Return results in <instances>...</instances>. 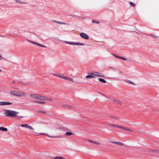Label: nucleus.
Here are the masks:
<instances>
[{
  "mask_svg": "<svg viewBox=\"0 0 159 159\" xmlns=\"http://www.w3.org/2000/svg\"><path fill=\"white\" fill-rule=\"evenodd\" d=\"M30 97L32 98L42 100H47L51 101L52 100V98H47L43 96L37 94H33L30 95Z\"/></svg>",
  "mask_w": 159,
  "mask_h": 159,
  "instance_id": "obj_1",
  "label": "nucleus"
},
{
  "mask_svg": "<svg viewBox=\"0 0 159 159\" xmlns=\"http://www.w3.org/2000/svg\"><path fill=\"white\" fill-rule=\"evenodd\" d=\"M43 134V135L50 138H55L57 135V132L56 130H44Z\"/></svg>",
  "mask_w": 159,
  "mask_h": 159,
  "instance_id": "obj_2",
  "label": "nucleus"
},
{
  "mask_svg": "<svg viewBox=\"0 0 159 159\" xmlns=\"http://www.w3.org/2000/svg\"><path fill=\"white\" fill-rule=\"evenodd\" d=\"M4 113L6 116L11 117H15L18 114L17 112L9 110H4Z\"/></svg>",
  "mask_w": 159,
  "mask_h": 159,
  "instance_id": "obj_3",
  "label": "nucleus"
},
{
  "mask_svg": "<svg viewBox=\"0 0 159 159\" xmlns=\"http://www.w3.org/2000/svg\"><path fill=\"white\" fill-rule=\"evenodd\" d=\"M106 125L109 127V128L121 129H129V128L122 126L118 125H111L108 124H106Z\"/></svg>",
  "mask_w": 159,
  "mask_h": 159,
  "instance_id": "obj_4",
  "label": "nucleus"
},
{
  "mask_svg": "<svg viewBox=\"0 0 159 159\" xmlns=\"http://www.w3.org/2000/svg\"><path fill=\"white\" fill-rule=\"evenodd\" d=\"M10 93L14 96L18 97H21L22 96H25V94L21 91H12L10 92Z\"/></svg>",
  "mask_w": 159,
  "mask_h": 159,
  "instance_id": "obj_5",
  "label": "nucleus"
},
{
  "mask_svg": "<svg viewBox=\"0 0 159 159\" xmlns=\"http://www.w3.org/2000/svg\"><path fill=\"white\" fill-rule=\"evenodd\" d=\"M44 130H31V132L35 135H39L40 134L43 135Z\"/></svg>",
  "mask_w": 159,
  "mask_h": 159,
  "instance_id": "obj_6",
  "label": "nucleus"
},
{
  "mask_svg": "<svg viewBox=\"0 0 159 159\" xmlns=\"http://www.w3.org/2000/svg\"><path fill=\"white\" fill-rule=\"evenodd\" d=\"M65 43H66L71 44V45H84V44L83 43H74L72 42H69L67 41H65Z\"/></svg>",
  "mask_w": 159,
  "mask_h": 159,
  "instance_id": "obj_7",
  "label": "nucleus"
},
{
  "mask_svg": "<svg viewBox=\"0 0 159 159\" xmlns=\"http://www.w3.org/2000/svg\"><path fill=\"white\" fill-rule=\"evenodd\" d=\"M20 126L21 127H24L29 129H33V128L31 126L27 124H21L20 125Z\"/></svg>",
  "mask_w": 159,
  "mask_h": 159,
  "instance_id": "obj_8",
  "label": "nucleus"
},
{
  "mask_svg": "<svg viewBox=\"0 0 159 159\" xmlns=\"http://www.w3.org/2000/svg\"><path fill=\"white\" fill-rule=\"evenodd\" d=\"M80 36L83 38L88 39H89V36L86 34L83 33H81L80 34Z\"/></svg>",
  "mask_w": 159,
  "mask_h": 159,
  "instance_id": "obj_9",
  "label": "nucleus"
},
{
  "mask_svg": "<svg viewBox=\"0 0 159 159\" xmlns=\"http://www.w3.org/2000/svg\"><path fill=\"white\" fill-rule=\"evenodd\" d=\"M114 102L121 105L123 104L124 102V100L122 99H116L114 100Z\"/></svg>",
  "mask_w": 159,
  "mask_h": 159,
  "instance_id": "obj_10",
  "label": "nucleus"
},
{
  "mask_svg": "<svg viewBox=\"0 0 159 159\" xmlns=\"http://www.w3.org/2000/svg\"><path fill=\"white\" fill-rule=\"evenodd\" d=\"M94 75L95 76H98V77H103L104 76L103 75L100 73H99L97 71H94Z\"/></svg>",
  "mask_w": 159,
  "mask_h": 159,
  "instance_id": "obj_11",
  "label": "nucleus"
},
{
  "mask_svg": "<svg viewBox=\"0 0 159 159\" xmlns=\"http://www.w3.org/2000/svg\"><path fill=\"white\" fill-rule=\"evenodd\" d=\"M29 42H30V43H34L36 45H37L38 46H40V47H44V48H45L46 47V46L43 45H42V44H40L37 42H33V41H29Z\"/></svg>",
  "mask_w": 159,
  "mask_h": 159,
  "instance_id": "obj_12",
  "label": "nucleus"
},
{
  "mask_svg": "<svg viewBox=\"0 0 159 159\" xmlns=\"http://www.w3.org/2000/svg\"><path fill=\"white\" fill-rule=\"evenodd\" d=\"M62 79H64L65 80H67L69 81L73 82V79L71 78H70L69 77H68L65 76L63 75Z\"/></svg>",
  "mask_w": 159,
  "mask_h": 159,
  "instance_id": "obj_13",
  "label": "nucleus"
},
{
  "mask_svg": "<svg viewBox=\"0 0 159 159\" xmlns=\"http://www.w3.org/2000/svg\"><path fill=\"white\" fill-rule=\"evenodd\" d=\"M52 21L53 22H55L57 24H60V25L63 24V25H69V24H66L65 23L57 21L55 20H52Z\"/></svg>",
  "mask_w": 159,
  "mask_h": 159,
  "instance_id": "obj_14",
  "label": "nucleus"
},
{
  "mask_svg": "<svg viewBox=\"0 0 159 159\" xmlns=\"http://www.w3.org/2000/svg\"><path fill=\"white\" fill-rule=\"evenodd\" d=\"M62 106L65 108L66 109H70L72 108V107L69 105H63Z\"/></svg>",
  "mask_w": 159,
  "mask_h": 159,
  "instance_id": "obj_15",
  "label": "nucleus"
},
{
  "mask_svg": "<svg viewBox=\"0 0 159 159\" xmlns=\"http://www.w3.org/2000/svg\"><path fill=\"white\" fill-rule=\"evenodd\" d=\"M75 133L74 132H66V135L67 136H70L71 135H74L75 134Z\"/></svg>",
  "mask_w": 159,
  "mask_h": 159,
  "instance_id": "obj_16",
  "label": "nucleus"
},
{
  "mask_svg": "<svg viewBox=\"0 0 159 159\" xmlns=\"http://www.w3.org/2000/svg\"><path fill=\"white\" fill-rule=\"evenodd\" d=\"M53 75L55 76L58 77H59L60 78H62H62H63V75H62L61 74H53Z\"/></svg>",
  "mask_w": 159,
  "mask_h": 159,
  "instance_id": "obj_17",
  "label": "nucleus"
},
{
  "mask_svg": "<svg viewBox=\"0 0 159 159\" xmlns=\"http://www.w3.org/2000/svg\"><path fill=\"white\" fill-rule=\"evenodd\" d=\"M112 143L120 146H122L123 145V143L120 142H114Z\"/></svg>",
  "mask_w": 159,
  "mask_h": 159,
  "instance_id": "obj_18",
  "label": "nucleus"
},
{
  "mask_svg": "<svg viewBox=\"0 0 159 159\" xmlns=\"http://www.w3.org/2000/svg\"><path fill=\"white\" fill-rule=\"evenodd\" d=\"M15 1L16 2H18V3H22V4H27V3L25 2H21L19 0H16Z\"/></svg>",
  "mask_w": 159,
  "mask_h": 159,
  "instance_id": "obj_19",
  "label": "nucleus"
},
{
  "mask_svg": "<svg viewBox=\"0 0 159 159\" xmlns=\"http://www.w3.org/2000/svg\"><path fill=\"white\" fill-rule=\"evenodd\" d=\"M34 102L40 104H44L45 103V102L41 101H35Z\"/></svg>",
  "mask_w": 159,
  "mask_h": 159,
  "instance_id": "obj_20",
  "label": "nucleus"
},
{
  "mask_svg": "<svg viewBox=\"0 0 159 159\" xmlns=\"http://www.w3.org/2000/svg\"><path fill=\"white\" fill-rule=\"evenodd\" d=\"M98 80L103 83H106V81L102 78H99Z\"/></svg>",
  "mask_w": 159,
  "mask_h": 159,
  "instance_id": "obj_21",
  "label": "nucleus"
},
{
  "mask_svg": "<svg viewBox=\"0 0 159 159\" xmlns=\"http://www.w3.org/2000/svg\"><path fill=\"white\" fill-rule=\"evenodd\" d=\"M55 158L56 159H66L63 157L60 156L55 157Z\"/></svg>",
  "mask_w": 159,
  "mask_h": 159,
  "instance_id": "obj_22",
  "label": "nucleus"
},
{
  "mask_svg": "<svg viewBox=\"0 0 159 159\" xmlns=\"http://www.w3.org/2000/svg\"><path fill=\"white\" fill-rule=\"evenodd\" d=\"M11 104V103L9 102H4V106L10 105Z\"/></svg>",
  "mask_w": 159,
  "mask_h": 159,
  "instance_id": "obj_23",
  "label": "nucleus"
},
{
  "mask_svg": "<svg viewBox=\"0 0 159 159\" xmlns=\"http://www.w3.org/2000/svg\"><path fill=\"white\" fill-rule=\"evenodd\" d=\"M86 78L87 79H91L92 78V76L91 75H88L86 76Z\"/></svg>",
  "mask_w": 159,
  "mask_h": 159,
  "instance_id": "obj_24",
  "label": "nucleus"
},
{
  "mask_svg": "<svg viewBox=\"0 0 159 159\" xmlns=\"http://www.w3.org/2000/svg\"><path fill=\"white\" fill-rule=\"evenodd\" d=\"M117 58L121 59L124 60H127V59L125 58V57H117Z\"/></svg>",
  "mask_w": 159,
  "mask_h": 159,
  "instance_id": "obj_25",
  "label": "nucleus"
},
{
  "mask_svg": "<svg viewBox=\"0 0 159 159\" xmlns=\"http://www.w3.org/2000/svg\"><path fill=\"white\" fill-rule=\"evenodd\" d=\"M127 82H128V83L130 84H134V83L132 82V81H130V80H127V81H126Z\"/></svg>",
  "mask_w": 159,
  "mask_h": 159,
  "instance_id": "obj_26",
  "label": "nucleus"
},
{
  "mask_svg": "<svg viewBox=\"0 0 159 159\" xmlns=\"http://www.w3.org/2000/svg\"><path fill=\"white\" fill-rule=\"evenodd\" d=\"M90 75H91L92 76V78H94L95 76V75H94V72L90 73Z\"/></svg>",
  "mask_w": 159,
  "mask_h": 159,
  "instance_id": "obj_27",
  "label": "nucleus"
},
{
  "mask_svg": "<svg viewBox=\"0 0 159 159\" xmlns=\"http://www.w3.org/2000/svg\"><path fill=\"white\" fill-rule=\"evenodd\" d=\"M130 4L132 6V7H134L135 6V5L132 2H130Z\"/></svg>",
  "mask_w": 159,
  "mask_h": 159,
  "instance_id": "obj_28",
  "label": "nucleus"
},
{
  "mask_svg": "<svg viewBox=\"0 0 159 159\" xmlns=\"http://www.w3.org/2000/svg\"><path fill=\"white\" fill-rule=\"evenodd\" d=\"M111 118H113V119H114V120H118L119 119V118L118 117H112V116H111Z\"/></svg>",
  "mask_w": 159,
  "mask_h": 159,
  "instance_id": "obj_29",
  "label": "nucleus"
},
{
  "mask_svg": "<svg viewBox=\"0 0 159 159\" xmlns=\"http://www.w3.org/2000/svg\"><path fill=\"white\" fill-rule=\"evenodd\" d=\"M92 142L93 143H95L96 144L98 145H100V143H99L98 142Z\"/></svg>",
  "mask_w": 159,
  "mask_h": 159,
  "instance_id": "obj_30",
  "label": "nucleus"
},
{
  "mask_svg": "<svg viewBox=\"0 0 159 159\" xmlns=\"http://www.w3.org/2000/svg\"><path fill=\"white\" fill-rule=\"evenodd\" d=\"M0 105L4 106V102H0Z\"/></svg>",
  "mask_w": 159,
  "mask_h": 159,
  "instance_id": "obj_31",
  "label": "nucleus"
},
{
  "mask_svg": "<svg viewBox=\"0 0 159 159\" xmlns=\"http://www.w3.org/2000/svg\"><path fill=\"white\" fill-rule=\"evenodd\" d=\"M92 22L93 23H97V24H98L99 23V21H96L95 20H93L92 21Z\"/></svg>",
  "mask_w": 159,
  "mask_h": 159,
  "instance_id": "obj_32",
  "label": "nucleus"
},
{
  "mask_svg": "<svg viewBox=\"0 0 159 159\" xmlns=\"http://www.w3.org/2000/svg\"><path fill=\"white\" fill-rule=\"evenodd\" d=\"M148 35H149V36H152V37H157V36H155V35H152V34H149Z\"/></svg>",
  "mask_w": 159,
  "mask_h": 159,
  "instance_id": "obj_33",
  "label": "nucleus"
},
{
  "mask_svg": "<svg viewBox=\"0 0 159 159\" xmlns=\"http://www.w3.org/2000/svg\"><path fill=\"white\" fill-rule=\"evenodd\" d=\"M0 129H7L6 128H4L3 127H0Z\"/></svg>",
  "mask_w": 159,
  "mask_h": 159,
  "instance_id": "obj_34",
  "label": "nucleus"
},
{
  "mask_svg": "<svg viewBox=\"0 0 159 159\" xmlns=\"http://www.w3.org/2000/svg\"><path fill=\"white\" fill-rule=\"evenodd\" d=\"M38 112L39 113H45V112L42 111H39Z\"/></svg>",
  "mask_w": 159,
  "mask_h": 159,
  "instance_id": "obj_35",
  "label": "nucleus"
},
{
  "mask_svg": "<svg viewBox=\"0 0 159 159\" xmlns=\"http://www.w3.org/2000/svg\"><path fill=\"white\" fill-rule=\"evenodd\" d=\"M2 59V57L1 55H0V60H1Z\"/></svg>",
  "mask_w": 159,
  "mask_h": 159,
  "instance_id": "obj_36",
  "label": "nucleus"
},
{
  "mask_svg": "<svg viewBox=\"0 0 159 159\" xmlns=\"http://www.w3.org/2000/svg\"><path fill=\"white\" fill-rule=\"evenodd\" d=\"M112 55H113L114 56H115V57H116L117 58V57H119L118 56H116V55H114V54H112Z\"/></svg>",
  "mask_w": 159,
  "mask_h": 159,
  "instance_id": "obj_37",
  "label": "nucleus"
},
{
  "mask_svg": "<svg viewBox=\"0 0 159 159\" xmlns=\"http://www.w3.org/2000/svg\"><path fill=\"white\" fill-rule=\"evenodd\" d=\"M127 130L129 132H132V130H129V129H128V130Z\"/></svg>",
  "mask_w": 159,
  "mask_h": 159,
  "instance_id": "obj_38",
  "label": "nucleus"
},
{
  "mask_svg": "<svg viewBox=\"0 0 159 159\" xmlns=\"http://www.w3.org/2000/svg\"><path fill=\"white\" fill-rule=\"evenodd\" d=\"M15 83V81H12V82H11V83H12V84H14V83Z\"/></svg>",
  "mask_w": 159,
  "mask_h": 159,
  "instance_id": "obj_39",
  "label": "nucleus"
},
{
  "mask_svg": "<svg viewBox=\"0 0 159 159\" xmlns=\"http://www.w3.org/2000/svg\"><path fill=\"white\" fill-rule=\"evenodd\" d=\"M158 153V155H159V151H157Z\"/></svg>",
  "mask_w": 159,
  "mask_h": 159,
  "instance_id": "obj_40",
  "label": "nucleus"
},
{
  "mask_svg": "<svg viewBox=\"0 0 159 159\" xmlns=\"http://www.w3.org/2000/svg\"><path fill=\"white\" fill-rule=\"evenodd\" d=\"M2 130L5 131H7V130L5 129V130Z\"/></svg>",
  "mask_w": 159,
  "mask_h": 159,
  "instance_id": "obj_41",
  "label": "nucleus"
},
{
  "mask_svg": "<svg viewBox=\"0 0 159 159\" xmlns=\"http://www.w3.org/2000/svg\"><path fill=\"white\" fill-rule=\"evenodd\" d=\"M119 72H120V73H121H121H122V72H121V71H119Z\"/></svg>",
  "mask_w": 159,
  "mask_h": 159,
  "instance_id": "obj_42",
  "label": "nucleus"
},
{
  "mask_svg": "<svg viewBox=\"0 0 159 159\" xmlns=\"http://www.w3.org/2000/svg\"><path fill=\"white\" fill-rule=\"evenodd\" d=\"M2 71V70L0 69V72Z\"/></svg>",
  "mask_w": 159,
  "mask_h": 159,
  "instance_id": "obj_43",
  "label": "nucleus"
}]
</instances>
